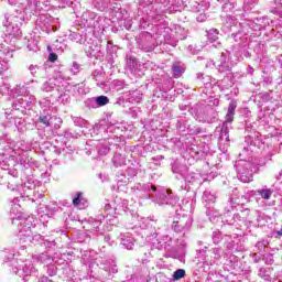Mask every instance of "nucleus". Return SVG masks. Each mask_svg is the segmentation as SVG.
<instances>
[{"label":"nucleus","instance_id":"3c124183","mask_svg":"<svg viewBox=\"0 0 282 282\" xmlns=\"http://www.w3.org/2000/svg\"><path fill=\"white\" fill-rule=\"evenodd\" d=\"M214 252H219V249H215Z\"/></svg>","mask_w":282,"mask_h":282},{"label":"nucleus","instance_id":"a211bd4d","mask_svg":"<svg viewBox=\"0 0 282 282\" xmlns=\"http://www.w3.org/2000/svg\"><path fill=\"white\" fill-rule=\"evenodd\" d=\"M95 101L97 107H105V105H109V97L98 96V97H95Z\"/></svg>","mask_w":282,"mask_h":282},{"label":"nucleus","instance_id":"aec40b11","mask_svg":"<svg viewBox=\"0 0 282 282\" xmlns=\"http://www.w3.org/2000/svg\"><path fill=\"white\" fill-rule=\"evenodd\" d=\"M33 259L40 263H47V261H50V256H47V253H41L39 256H34Z\"/></svg>","mask_w":282,"mask_h":282},{"label":"nucleus","instance_id":"4be33fe9","mask_svg":"<svg viewBox=\"0 0 282 282\" xmlns=\"http://www.w3.org/2000/svg\"><path fill=\"white\" fill-rule=\"evenodd\" d=\"M220 140H226L227 142L230 140V137L228 135V128L226 127V123H224V127L220 131Z\"/></svg>","mask_w":282,"mask_h":282},{"label":"nucleus","instance_id":"09e8293b","mask_svg":"<svg viewBox=\"0 0 282 282\" xmlns=\"http://www.w3.org/2000/svg\"><path fill=\"white\" fill-rule=\"evenodd\" d=\"M276 235H282V229L281 230H279V231H276Z\"/></svg>","mask_w":282,"mask_h":282},{"label":"nucleus","instance_id":"a18cd8bd","mask_svg":"<svg viewBox=\"0 0 282 282\" xmlns=\"http://www.w3.org/2000/svg\"><path fill=\"white\" fill-rule=\"evenodd\" d=\"M110 239L109 236H105V241H109Z\"/></svg>","mask_w":282,"mask_h":282},{"label":"nucleus","instance_id":"412c9836","mask_svg":"<svg viewBox=\"0 0 282 282\" xmlns=\"http://www.w3.org/2000/svg\"><path fill=\"white\" fill-rule=\"evenodd\" d=\"M184 276H186V271L184 269H177L173 273L174 281H180V279H184Z\"/></svg>","mask_w":282,"mask_h":282},{"label":"nucleus","instance_id":"5701e85b","mask_svg":"<svg viewBox=\"0 0 282 282\" xmlns=\"http://www.w3.org/2000/svg\"><path fill=\"white\" fill-rule=\"evenodd\" d=\"M86 107L88 109H98V105L96 104V99L95 97L94 98H90L86 101Z\"/></svg>","mask_w":282,"mask_h":282},{"label":"nucleus","instance_id":"6e6552de","mask_svg":"<svg viewBox=\"0 0 282 282\" xmlns=\"http://www.w3.org/2000/svg\"><path fill=\"white\" fill-rule=\"evenodd\" d=\"M14 53V48H4L3 52L0 55V65H1V70L6 72L8 70V63H10V58H12Z\"/></svg>","mask_w":282,"mask_h":282},{"label":"nucleus","instance_id":"bb28decb","mask_svg":"<svg viewBox=\"0 0 282 282\" xmlns=\"http://www.w3.org/2000/svg\"><path fill=\"white\" fill-rule=\"evenodd\" d=\"M230 226L237 224V221H241V216L239 214H234L232 219H227Z\"/></svg>","mask_w":282,"mask_h":282},{"label":"nucleus","instance_id":"9d476101","mask_svg":"<svg viewBox=\"0 0 282 282\" xmlns=\"http://www.w3.org/2000/svg\"><path fill=\"white\" fill-rule=\"evenodd\" d=\"M236 109H237V101L231 100L228 106L227 115L225 117V122H232L235 120V110Z\"/></svg>","mask_w":282,"mask_h":282},{"label":"nucleus","instance_id":"7ed1b4c3","mask_svg":"<svg viewBox=\"0 0 282 282\" xmlns=\"http://www.w3.org/2000/svg\"><path fill=\"white\" fill-rule=\"evenodd\" d=\"M235 167L237 171V177L240 180V182H243V184H250V182H252V169L254 167L252 163L240 160L236 162Z\"/></svg>","mask_w":282,"mask_h":282},{"label":"nucleus","instance_id":"1a4fd4ad","mask_svg":"<svg viewBox=\"0 0 282 282\" xmlns=\"http://www.w3.org/2000/svg\"><path fill=\"white\" fill-rule=\"evenodd\" d=\"M215 202H217V196L215 195V193L206 189L203 194V204L206 208H210V206H213V204H215Z\"/></svg>","mask_w":282,"mask_h":282},{"label":"nucleus","instance_id":"cd10ccee","mask_svg":"<svg viewBox=\"0 0 282 282\" xmlns=\"http://www.w3.org/2000/svg\"><path fill=\"white\" fill-rule=\"evenodd\" d=\"M128 67H129V69H131L133 72V69H135V67H138V59L130 58L128 61Z\"/></svg>","mask_w":282,"mask_h":282},{"label":"nucleus","instance_id":"de8ad7c7","mask_svg":"<svg viewBox=\"0 0 282 282\" xmlns=\"http://www.w3.org/2000/svg\"><path fill=\"white\" fill-rule=\"evenodd\" d=\"M106 208L109 210V208H111V205H110V204H107V205H106Z\"/></svg>","mask_w":282,"mask_h":282},{"label":"nucleus","instance_id":"dca6fc26","mask_svg":"<svg viewBox=\"0 0 282 282\" xmlns=\"http://www.w3.org/2000/svg\"><path fill=\"white\" fill-rule=\"evenodd\" d=\"M257 193H258V195H260V197L262 199H270V197H272V189L271 188L258 189Z\"/></svg>","mask_w":282,"mask_h":282},{"label":"nucleus","instance_id":"8fccbe9b","mask_svg":"<svg viewBox=\"0 0 282 282\" xmlns=\"http://www.w3.org/2000/svg\"><path fill=\"white\" fill-rule=\"evenodd\" d=\"M159 160H164V156L160 155L158 156Z\"/></svg>","mask_w":282,"mask_h":282},{"label":"nucleus","instance_id":"20e7f679","mask_svg":"<svg viewBox=\"0 0 282 282\" xmlns=\"http://www.w3.org/2000/svg\"><path fill=\"white\" fill-rule=\"evenodd\" d=\"M67 80H69V77H65L63 73H57L53 79H48L43 84L42 91H46L47 94L50 91H54L56 87L61 88V83L63 82L67 83Z\"/></svg>","mask_w":282,"mask_h":282},{"label":"nucleus","instance_id":"603ef678","mask_svg":"<svg viewBox=\"0 0 282 282\" xmlns=\"http://www.w3.org/2000/svg\"><path fill=\"white\" fill-rule=\"evenodd\" d=\"M218 1H220V3H224V1H226V0H218Z\"/></svg>","mask_w":282,"mask_h":282},{"label":"nucleus","instance_id":"39448f33","mask_svg":"<svg viewBox=\"0 0 282 282\" xmlns=\"http://www.w3.org/2000/svg\"><path fill=\"white\" fill-rule=\"evenodd\" d=\"M214 65L220 74H226V72H231L234 67L232 61H230V56L224 53L219 55L218 59Z\"/></svg>","mask_w":282,"mask_h":282},{"label":"nucleus","instance_id":"72a5a7b5","mask_svg":"<svg viewBox=\"0 0 282 282\" xmlns=\"http://www.w3.org/2000/svg\"><path fill=\"white\" fill-rule=\"evenodd\" d=\"M232 8H235V4L232 3H225L223 7L224 12H230V10H232Z\"/></svg>","mask_w":282,"mask_h":282},{"label":"nucleus","instance_id":"6ab92c4d","mask_svg":"<svg viewBox=\"0 0 282 282\" xmlns=\"http://www.w3.org/2000/svg\"><path fill=\"white\" fill-rule=\"evenodd\" d=\"M83 202H85V198H83V194L80 192H77L75 194V197L73 198V205L80 206Z\"/></svg>","mask_w":282,"mask_h":282},{"label":"nucleus","instance_id":"58836bf2","mask_svg":"<svg viewBox=\"0 0 282 282\" xmlns=\"http://www.w3.org/2000/svg\"><path fill=\"white\" fill-rule=\"evenodd\" d=\"M208 116H215V110H213V109L207 110L206 120H207V122H210V117H208Z\"/></svg>","mask_w":282,"mask_h":282},{"label":"nucleus","instance_id":"c9c22d12","mask_svg":"<svg viewBox=\"0 0 282 282\" xmlns=\"http://www.w3.org/2000/svg\"><path fill=\"white\" fill-rule=\"evenodd\" d=\"M48 274L50 276H54L56 274V267H54V264L48 265Z\"/></svg>","mask_w":282,"mask_h":282},{"label":"nucleus","instance_id":"473e14b6","mask_svg":"<svg viewBox=\"0 0 282 282\" xmlns=\"http://www.w3.org/2000/svg\"><path fill=\"white\" fill-rule=\"evenodd\" d=\"M70 72H73L74 74H78V72H80V64L74 63L70 68Z\"/></svg>","mask_w":282,"mask_h":282},{"label":"nucleus","instance_id":"f3484780","mask_svg":"<svg viewBox=\"0 0 282 282\" xmlns=\"http://www.w3.org/2000/svg\"><path fill=\"white\" fill-rule=\"evenodd\" d=\"M207 37L210 43H215L219 39V32H217V29H212L207 32Z\"/></svg>","mask_w":282,"mask_h":282},{"label":"nucleus","instance_id":"c756f323","mask_svg":"<svg viewBox=\"0 0 282 282\" xmlns=\"http://www.w3.org/2000/svg\"><path fill=\"white\" fill-rule=\"evenodd\" d=\"M40 67L37 65L31 64L29 66V72H31L32 76H36L39 74Z\"/></svg>","mask_w":282,"mask_h":282},{"label":"nucleus","instance_id":"79ce46f5","mask_svg":"<svg viewBox=\"0 0 282 282\" xmlns=\"http://www.w3.org/2000/svg\"><path fill=\"white\" fill-rule=\"evenodd\" d=\"M197 19H198V21H204V19H206V15L205 14H200Z\"/></svg>","mask_w":282,"mask_h":282},{"label":"nucleus","instance_id":"ea45409f","mask_svg":"<svg viewBox=\"0 0 282 282\" xmlns=\"http://www.w3.org/2000/svg\"><path fill=\"white\" fill-rule=\"evenodd\" d=\"M268 263L270 264V265H272V263H274V256H269V261H268Z\"/></svg>","mask_w":282,"mask_h":282},{"label":"nucleus","instance_id":"49530a36","mask_svg":"<svg viewBox=\"0 0 282 282\" xmlns=\"http://www.w3.org/2000/svg\"><path fill=\"white\" fill-rule=\"evenodd\" d=\"M152 191H158V187H155L154 185H152Z\"/></svg>","mask_w":282,"mask_h":282},{"label":"nucleus","instance_id":"f257e3e1","mask_svg":"<svg viewBox=\"0 0 282 282\" xmlns=\"http://www.w3.org/2000/svg\"><path fill=\"white\" fill-rule=\"evenodd\" d=\"M4 26L7 28V39L6 42L17 41L19 36H21V25H23V14L17 13V14H9L6 15L4 20Z\"/></svg>","mask_w":282,"mask_h":282},{"label":"nucleus","instance_id":"2eb2a0df","mask_svg":"<svg viewBox=\"0 0 282 282\" xmlns=\"http://www.w3.org/2000/svg\"><path fill=\"white\" fill-rule=\"evenodd\" d=\"M112 162L115 166H124L127 160L122 156V154H115L112 158Z\"/></svg>","mask_w":282,"mask_h":282},{"label":"nucleus","instance_id":"f704fd0d","mask_svg":"<svg viewBox=\"0 0 282 282\" xmlns=\"http://www.w3.org/2000/svg\"><path fill=\"white\" fill-rule=\"evenodd\" d=\"M29 8H36L39 0H26Z\"/></svg>","mask_w":282,"mask_h":282},{"label":"nucleus","instance_id":"0eeeda50","mask_svg":"<svg viewBox=\"0 0 282 282\" xmlns=\"http://www.w3.org/2000/svg\"><path fill=\"white\" fill-rule=\"evenodd\" d=\"M193 226V218L191 216H183L178 220L173 221L172 228L174 232H184Z\"/></svg>","mask_w":282,"mask_h":282},{"label":"nucleus","instance_id":"f03ea898","mask_svg":"<svg viewBox=\"0 0 282 282\" xmlns=\"http://www.w3.org/2000/svg\"><path fill=\"white\" fill-rule=\"evenodd\" d=\"M34 217L20 218V239L24 243H34L41 240V235L32 236V229L35 228Z\"/></svg>","mask_w":282,"mask_h":282},{"label":"nucleus","instance_id":"423d86ee","mask_svg":"<svg viewBox=\"0 0 282 282\" xmlns=\"http://www.w3.org/2000/svg\"><path fill=\"white\" fill-rule=\"evenodd\" d=\"M178 202H180V198L177 196H174L171 193V189H166L160 195V197L156 200V204H159V206H164V205L175 206Z\"/></svg>","mask_w":282,"mask_h":282},{"label":"nucleus","instance_id":"a19ab883","mask_svg":"<svg viewBox=\"0 0 282 282\" xmlns=\"http://www.w3.org/2000/svg\"><path fill=\"white\" fill-rule=\"evenodd\" d=\"M13 151H14L15 155H23V150L14 149Z\"/></svg>","mask_w":282,"mask_h":282},{"label":"nucleus","instance_id":"393cba45","mask_svg":"<svg viewBox=\"0 0 282 282\" xmlns=\"http://www.w3.org/2000/svg\"><path fill=\"white\" fill-rule=\"evenodd\" d=\"M52 120L51 116H42L39 118V122H41L42 124H45L46 127H50V121Z\"/></svg>","mask_w":282,"mask_h":282},{"label":"nucleus","instance_id":"ddd939ff","mask_svg":"<svg viewBox=\"0 0 282 282\" xmlns=\"http://www.w3.org/2000/svg\"><path fill=\"white\" fill-rule=\"evenodd\" d=\"M129 102H132V105H138L142 101V94L140 90H133L130 94V97L128 98Z\"/></svg>","mask_w":282,"mask_h":282},{"label":"nucleus","instance_id":"37998d69","mask_svg":"<svg viewBox=\"0 0 282 282\" xmlns=\"http://www.w3.org/2000/svg\"><path fill=\"white\" fill-rule=\"evenodd\" d=\"M12 107H13V109H19V107H18V105H17V101H13V102H12Z\"/></svg>","mask_w":282,"mask_h":282},{"label":"nucleus","instance_id":"c85d7f7f","mask_svg":"<svg viewBox=\"0 0 282 282\" xmlns=\"http://www.w3.org/2000/svg\"><path fill=\"white\" fill-rule=\"evenodd\" d=\"M109 151H110V149L107 145H100L98 148L99 155H107V153H109Z\"/></svg>","mask_w":282,"mask_h":282},{"label":"nucleus","instance_id":"5fc2aeb1","mask_svg":"<svg viewBox=\"0 0 282 282\" xmlns=\"http://www.w3.org/2000/svg\"><path fill=\"white\" fill-rule=\"evenodd\" d=\"M274 278L276 276V275H273Z\"/></svg>","mask_w":282,"mask_h":282},{"label":"nucleus","instance_id":"4468645a","mask_svg":"<svg viewBox=\"0 0 282 282\" xmlns=\"http://www.w3.org/2000/svg\"><path fill=\"white\" fill-rule=\"evenodd\" d=\"M34 271V265L32 263H25L24 267H22V269L18 270V274L20 276H23V274L25 276H30V273Z\"/></svg>","mask_w":282,"mask_h":282},{"label":"nucleus","instance_id":"864d4df0","mask_svg":"<svg viewBox=\"0 0 282 282\" xmlns=\"http://www.w3.org/2000/svg\"><path fill=\"white\" fill-rule=\"evenodd\" d=\"M47 50H52V48L48 46Z\"/></svg>","mask_w":282,"mask_h":282},{"label":"nucleus","instance_id":"f8f14e48","mask_svg":"<svg viewBox=\"0 0 282 282\" xmlns=\"http://www.w3.org/2000/svg\"><path fill=\"white\" fill-rule=\"evenodd\" d=\"M172 74L173 78H180L182 74H184V68L182 67V64H180V62H176L172 65Z\"/></svg>","mask_w":282,"mask_h":282},{"label":"nucleus","instance_id":"2f4dec72","mask_svg":"<svg viewBox=\"0 0 282 282\" xmlns=\"http://www.w3.org/2000/svg\"><path fill=\"white\" fill-rule=\"evenodd\" d=\"M14 91H15V94H18V96H23V94H25V87H21V86H17L15 88H14Z\"/></svg>","mask_w":282,"mask_h":282},{"label":"nucleus","instance_id":"9b49d317","mask_svg":"<svg viewBox=\"0 0 282 282\" xmlns=\"http://www.w3.org/2000/svg\"><path fill=\"white\" fill-rule=\"evenodd\" d=\"M121 246H124L127 250H133V246H135V239L131 237V235H124L121 238Z\"/></svg>","mask_w":282,"mask_h":282},{"label":"nucleus","instance_id":"b1692460","mask_svg":"<svg viewBox=\"0 0 282 282\" xmlns=\"http://www.w3.org/2000/svg\"><path fill=\"white\" fill-rule=\"evenodd\" d=\"M165 43H167V45H172V47H176L177 46V40L171 37V35H165Z\"/></svg>","mask_w":282,"mask_h":282},{"label":"nucleus","instance_id":"4c0bfd02","mask_svg":"<svg viewBox=\"0 0 282 282\" xmlns=\"http://www.w3.org/2000/svg\"><path fill=\"white\" fill-rule=\"evenodd\" d=\"M48 61H50L51 63H55V61H58V55H56L55 53H51V54L48 55Z\"/></svg>","mask_w":282,"mask_h":282},{"label":"nucleus","instance_id":"c03bdc74","mask_svg":"<svg viewBox=\"0 0 282 282\" xmlns=\"http://www.w3.org/2000/svg\"><path fill=\"white\" fill-rule=\"evenodd\" d=\"M8 259H9V260H10V259H14V254H13V253H10L9 257H8Z\"/></svg>","mask_w":282,"mask_h":282},{"label":"nucleus","instance_id":"7c9ffc66","mask_svg":"<svg viewBox=\"0 0 282 282\" xmlns=\"http://www.w3.org/2000/svg\"><path fill=\"white\" fill-rule=\"evenodd\" d=\"M213 241H214V243H219V241H221V232L214 231L213 232Z\"/></svg>","mask_w":282,"mask_h":282},{"label":"nucleus","instance_id":"e433bc0d","mask_svg":"<svg viewBox=\"0 0 282 282\" xmlns=\"http://www.w3.org/2000/svg\"><path fill=\"white\" fill-rule=\"evenodd\" d=\"M265 243H267L265 240L259 241L257 243L258 250H260V251L265 250Z\"/></svg>","mask_w":282,"mask_h":282},{"label":"nucleus","instance_id":"a878e982","mask_svg":"<svg viewBox=\"0 0 282 282\" xmlns=\"http://www.w3.org/2000/svg\"><path fill=\"white\" fill-rule=\"evenodd\" d=\"M258 274L261 279H264V281H270V273H268L265 269L261 268Z\"/></svg>","mask_w":282,"mask_h":282}]
</instances>
